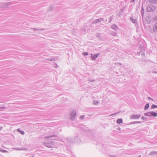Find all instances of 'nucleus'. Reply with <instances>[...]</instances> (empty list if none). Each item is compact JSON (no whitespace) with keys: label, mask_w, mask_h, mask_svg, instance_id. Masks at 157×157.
<instances>
[{"label":"nucleus","mask_w":157,"mask_h":157,"mask_svg":"<svg viewBox=\"0 0 157 157\" xmlns=\"http://www.w3.org/2000/svg\"><path fill=\"white\" fill-rule=\"evenodd\" d=\"M89 81H90V82H92L95 81V80H89Z\"/></svg>","instance_id":"nucleus-36"},{"label":"nucleus","mask_w":157,"mask_h":157,"mask_svg":"<svg viewBox=\"0 0 157 157\" xmlns=\"http://www.w3.org/2000/svg\"><path fill=\"white\" fill-rule=\"evenodd\" d=\"M111 28L112 29L116 30L117 29L118 26L115 24H113L111 25Z\"/></svg>","instance_id":"nucleus-9"},{"label":"nucleus","mask_w":157,"mask_h":157,"mask_svg":"<svg viewBox=\"0 0 157 157\" xmlns=\"http://www.w3.org/2000/svg\"><path fill=\"white\" fill-rule=\"evenodd\" d=\"M155 18L156 19H157V17H156Z\"/></svg>","instance_id":"nucleus-44"},{"label":"nucleus","mask_w":157,"mask_h":157,"mask_svg":"<svg viewBox=\"0 0 157 157\" xmlns=\"http://www.w3.org/2000/svg\"><path fill=\"white\" fill-rule=\"evenodd\" d=\"M30 157H34V156H30Z\"/></svg>","instance_id":"nucleus-45"},{"label":"nucleus","mask_w":157,"mask_h":157,"mask_svg":"<svg viewBox=\"0 0 157 157\" xmlns=\"http://www.w3.org/2000/svg\"><path fill=\"white\" fill-rule=\"evenodd\" d=\"M2 128V127H1L0 126V131L1 130Z\"/></svg>","instance_id":"nucleus-37"},{"label":"nucleus","mask_w":157,"mask_h":157,"mask_svg":"<svg viewBox=\"0 0 157 157\" xmlns=\"http://www.w3.org/2000/svg\"><path fill=\"white\" fill-rule=\"evenodd\" d=\"M11 3L12 2H10L8 3H5L4 5L2 6V8H6L8 6H10Z\"/></svg>","instance_id":"nucleus-8"},{"label":"nucleus","mask_w":157,"mask_h":157,"mask_svg":"<svg viewBox=\"0 0 157 157\" xmlns=\"http://www.w3.org/2000/svg\"><path fill=\"white\" fill-rule=\"evenodd\" d=\"M82 55L84 56H87L88 55V53L87 52H83L82 53Z\"/></svg>","instance_id":"nucleus-28"},{"label":"nucleus","mask_w":157,"mask_h":157,"mask_svg":"<svg viewBox=\"0 0 157 157\" xmlns=\"http://www.w3.org/2000/svg\"><path fill=\"white\" fill-rule=\"evenodd\" d=\"M100 54L99 53H97L94 55L93 56V54H91V57L92 59V60L94 61L96 59L98 56Z\"/></svg>","instance_id":"nucleus-6"},{"label":"nucleus","mask_w":157,"mask_h":157,"mask_svg":"<svg viewBox=\"0 0 157 157\" xmlns=\"http://www.w3.org/2000/svg\"><path fill=\"white\" fill-rule=\"evenodd\" d=\"M76 116V111L73 109L71 110L70 115L71 119L74 121L75 119Z\"/></svg>","instance_id":"nucleus-3"},{"label":"nucleus","mask_w":157,"mask_h":157,"mask_svg":"<svg viewBox=\"0 0 157 157\" xmlns=\"http://www.w3.org/2000/svg\"><path fill=\"white\" fill-rule=\"evenodd\" d=\"M147 9L148 12L153 11L155 10V7L153 5H149L147 6Z\"/></svg>","instance_id":"nucleus-4"},{"label":"nucleus","mask_w":157,"mask_h":157,"mask_svg":"<svg viewBox=\"0 0 157 157\" xmlns=\"http://www.w3.org/2000/svg\"><path fill=\"white\" fill-rule=\"evenodd\" d=\"M57 136V135H50L48 136H46L45 137V138L47 139H49L51 137H56Z\"/></svg>","instance_id":"nucleus-10"},{"label":"nucleus","mask_w":157,"mask_h":157,"mask_svg":"<svg viewBox=\"0 0 157 157\" xmlns=\"http://www.w3.org/2000/svg\"><path fill=\"white\" fill-rule=\"evenodd\" d=\"M0 151L3 153H8V151L3 149L1 148H0Z\"/></svg>","instance_id":"nucleus-15"},{"label":"nucleus","mask_w":157,"mask_h":157,"mask_svg":"<svg viewBox=\"0 0 157 157\" xmlns=\"http://www.w3.org/2000/svg\"><path fill=\"white\" fill-rule=\"evenodd\" d=\"M67 140L70 143H74L75 142L72 138L68 139Z\"/></svg>","instance_id":"nucleus-16"},{"label":"nucleus","mask_w":157,"mask_h":157,"mask_svg":"<svg viewBox=\"0 0 157 157\" xmlns=\"http://www.w3.org/2000/svg\"><path fill=\"white\" fill-rule=\"evenodd\" d=\"M122 119L121 118L118 119L117 120V124H120L122 123Z\"/></svg>","instance_id":"nucleus-14"},{"label":"nucleus","mask_w":157,"mask_h":157,"mask_svg":"<svg viewBox=\"0 0 157 157\" xmlns=\"http://www.w3.org/2000/svg\"><path fill=\"white\" fill-rule=\"evenodd\" d=\"M141 157V155H139L138 156V157Z\"/></svg>","instance_id":"nucleus-40"},{"label":"nucleus","mask_w":157,"mask_h":157,"mask_svg":"<svg viewBox=\"0 0 157 157\" xmlns=\"http://www.w3.org/2000/svg\"><path fill=\"white\" fill-rule=\"evenodd\" d=\"M113 157H115V156H113Z\"/></svg>","instance_id":"nucleus-46"},{"label":"nucleus","mask_w":157,"mask_h":157,"mask_svg":"<svg viewBox=\"0 0 157 157\" xmlns=\"http://www.w3.org/2000/svg\"><path fill=\"white\" fill-rule=\"evenodd\" d=\"M30 30H35L36 31H42L44 30V29H42V28H40V29H36L35 28H31L30 29Z\"/></svg>","instance_id":"nucleus-11"},{"label":"nucleus","mask_w":157,"mask_h":157,"mask_svg":"<svg viewBox=\"0 0 157 157\" xmlns=\"http://www.w3.org/2000/svg\"><path fill=\"white\" fill-rule=\"evenodd\" d=\"M85 116L84 115H81L80 116V119H82L84 118Z\"/></svg>","instance_id":"nucleus-30"},{"label":"nucleus","mask_w":157,"mask_h":157,"mask_svg":"<svg viewBox=\"0 0 157 157\" xmlns=\"http://www.w3.org/2000/svg\"><path fill=\"white\" fill-rule=\"evenodd\" d=\"M44 145L48 148L53 147L54 146V142L53 141L45 142L44 143Z\"/></svg>","instance_id":"nucleus-2"},{"label":"nucleus","mask_w":157,"mask_h":157,"mask_svg":"<svg viewBox=\"0 0 157 157\" xmlns=\"http://www.w3.org/2000/svg\"><path fill=\"white\" fill-rule=\"evenodd\" d=\"M99 19H100V22L102 21H103L104 20V19L103 18H99Z\"/></svg>","instance_id":"nucleus-35"},{"label":"nucleus","mask_w":157,"mask_h":157,"mask_svg":"<svg viewBox=\"0 0 157 157\" xmlns=\"http://www.w3.org/2000/svg\"><path fill=\"white\" fill-rule=\"evenodd\" d=\"M93 103L94 105H98V102L97 101L94 100L93 101Z\"/></svg>","instance_id":"nucleus-25"},{"label":"nucleus","mask_w":157,"mask_h":157,"mask_svg":"<svg viewBox=\"0 0 157 157\" xmlns=\"http://www.w3.org/2000/svg\"><path fill=\"white\" fill-rule=\"evenodd\" d=\"M149 103H147L144 106V109L146 110L149 107Z\"/></svg>","instance_id":"nucleus-17"},{"label":"nucleus","mask_w":157,"mask_h":157,"mask_svg":"<svg viewBox=\"0 0 157 157\" xmlns=\"http://www.w3.org/2000/svg\"><path fill=\"white\" fill-rule=\"evenodd\" d=\"M55 140L54 139H51V140Z\"/></svg>","instance_id":"nucleus-42"},{"label":"nucleus","mask_w":157,"mask_h":157,"mask_svg":"<svg viewBox=\"0 0 157 157\" xmlns=\"http://www.w3.org/2000/svg\"><path fill=\"white\" fill-rule=\"evenodd\" d=\"M130 21L133 23H136L137 22V21L136 19H133V17H132L130 18Z\"/></svg>","instance_id":"nucleus-12"},{"label":"nucleus","mask_w":157,"mask_h":157,"mask_svg":"<svg viewBox=\"0 0 157 157\" xmlns=\"http://www.w3.org/2000/svg\"><path fill=\"white\" fill-rule=\"evenodd\" d=\"M47 60L50 61H53L55 60V59L53 58H50L48 59H47Z\"/></svg>","instance_id":"nucleus-24"},{"label":"nucleus","mask_w":157,"mask_h":157,"mask_svg":"<svg viewBox=\"0 0 157 157\" xmlns=\"http://www.w3.org/2000/svg\"><path fill=\"white\" fill-rule=\"evenodd\" d=\"M151 108V109H155L156 108H157V105H155L154 104H153L152 105Z\"/></svg>","instance_id":"nucleus-23"},{"label":"nucleus","mask_w":157,"mask_h":157,"mask_svg":"<svg viewBox=\"0 0 157 157\" xmlns=\"http://www.w3.org/2000/svg\"><path fill=\"white\" fill-rule=\"evenodd\" d=\"M157 153V152L155 151H153L151 152L149 154L150 155H153L154 154H156Z\"/></svg>","instance_id":"nucleus-19"},{"label":"nucleus","mask_w":157,"mask_h":157,"mask_svg":"<svg viewBox=\"0 0 157 157\" xmlns=\"http://www.w3.org/2000/svg\"><path fill=\"white\" fill-rule=\"evenodd\" d=\"M100 20L99 19H97L95 20L94 22V23H98L99 22H100Z\"/></svg>","instance_id":"nucleus-21"},{"label":"nucleus","mask_w":157,"mask_h":157,"mask_svg":"<svg viewBox=\"0 0 157 157\" xmlns=\"http://www.w3.org/2000/svg\"><path fill=\"white\" fill-rule=\"evenodd\" d=\"M56 67H56V68H57V67H58V65H57V64H56Z\"/></svg>","instance_id":"nucleus-38"},{"label":"nucleus","mask_w":157,"mask_h":157,"mask_svg":"<svg viewBox=\"0 0 157 157\" xmlns=\"http://www.w3.org/2000/svg\"><path fill=\"white\" fill-rule=\"evenodd\" d=\"M141 123L140 122H133V123H132V124H135L136 123Z\"/></svg>","instance_id":"nucleus-32"},{"label":"nucleus","mask_w":157,"mask_h":157,"mask_svg":"<svg viewBox=\"0 0 157 157\" xmlns=\"http://www.w3.org/2000/svg\"><path fill=\"white\" fill-rule=\"evenodd\" d=\"M96 36L97 37H100V34L99 33L97 34Z\"/></svg>","instance_id":"nucleus-31"},{"label":"nucleus","mask_w":157,"mask_h":157,"mask_svg":"<svg viewBox=\"0 0 157 157\" xmlns=\"http://www.w3.org/2000/svg\"><path fill=\"white\" fill-rule=\"evenodd\" d=\"M135 0H131V2H133L135 1Z\"/></svg>","instance_id":"nucleus-39"},{"label":"nucleus","mask_w":157,"mask_h":157,"mask_svg":"<svg viewBox=\"0 0 157 157\" xmlns=\"http://www.w3.org/2000/svg\"><path fill=\"white\" fill-rule=\"evenodd\" d=\"M27 147H25V148H24V147H22L21 148H18V150H27Z\"/></svg>","instance_id":"nucleus-20"},{"label":"nucleus","mask_w":157,"mask_h":157,"mask_svg":"<svg viewBox=\"0 0 157 157\" xmlns=\"http://www.w3.org/2000/svg\"><path fill=\"white\" fill-rule=\"evenodd\" d=\"M141 14L142 18L143 17L144 15V10L143 7H142L141 11Z\"/></svg>","instance_id":"nucleus-13"},{"label":"nucleus","mask_w":157,"mask_h":157,"mask_svg":"<svg viewBox=\"0 0 157 157\" xmlns=\"http://www.w3.org/2000/svg\"><path fill=\"white\" fill-rule=\"evenodd\" d=\"M1 109H4V107H2L1 108Z\"/></svg>","instance_id":"nucleus-43"},{"label":"nucleus","mask_w":157,"mask_h":157,"mask_svg":"<svg viewBox=\"0 0 157 157\" xmlns=\"http://www.w3.org/2000/svg\"><path fill=\"white\" fill-rule=\"evenodd\" d=\"M106 21H107V20H106Z\"/></svg>","instance_id":"nucleus-47"},{"label":"nucleus","mask_w":157,"mask_h":157,"mask_svg":"<svg viewBox=\"0 0 157 157\" xmlns=\"http://www.w3.org/2000/svg\"><path fill=\"white\" fill-rule=\"evenodd\" d=\"M99 19H100V22L102 21H103L104 20V19L103 18H99Z\"/></svg>","instance_id":"nucleus-34"},{"label":"nucleus","mask_w":157,"mask_h":157,"mask_svg":"<svg viewBox=\"0 0 157 157\" xmlns=\"http://www.w3.org/2000/svg\"><path fill=\"white\" fill-rule=\"evenodd\" d=\"M148 99H150V100H151L152 101H153V99H152L150 97H149L148 98Z\"/></svg>","instance_id":"nucleus-33"},{"label":"nucleus","mask_w":157,"mask_h":157,"mask_svg":"<svg viewBox=\"0 0 157 157\" xmlns=\"http://www.w3.org/2000/svg\"><path fill=\"white\" fill-rule=\"evenodd\" d=\"M17 131H18L21 134L24 135L25 133V132L23 131H21L19 130V129H17Z\"/></svg>","instance_id":"nucleus-18"},{"label":"nucleus","mask_w":157,"mask_h":157,"mask_svg":"<svg viewBox=\"0 0 157 157\" xmlns=\"http://www.w3.org/2000/svg\"><path fill=\"white\" fill-rule=\"evenodd\" d=\"M147 117H145L144 116H142L141 117V119L143 120H146L147 119Z\"/></svg>","instance_id":"nucleus-29"},{"label":"nucleus","mask_w":157,"mask_h":157,"mask_svg":"<svg viewBox=\"0 0 157 157\" xmlns=\"http://www.w3.org/2000/svg\"><path fill=\"white\" fill-rule=\"evenodd\" d=\"M152 3H155L157 2V0H149Z\"/></svg>","instance_id":"nucleus-22"},{"label":"nucleus","mask_w":157,"mask_h":157,"mask_svg":"<svg viewBox=\"0 0 157 157\" xmlns=\"http://www.w3.org/2000/svg\"><path fill=\"white\" fill-rule=\"evenodd\" d=\"M112 17H110L109 18V23H110V22L112 20Z\"/></svg>","instance_id":"nucleus-27"},{"label":"nucleus","mask_w":157,"mask_h":157,"mask_svg":"<svg viewBox=\"0 0 157 157\" xmlns=\"http://www.w3.org/2000/svg\"><path fill=\"white\" fill-rule=\"evenodd\" d=\"M113 36H116L117 35V33L115 32H113L110 33Z\"/></svg>","instance_id":"nucleus-26"},{"label":"nucleus","mask_w":157,"mask_h":157,"mask_svg":"<svg viewBox=\"0 0 157 157\" xmlns=\"http://www.w3.org/2000/svg\"><path fill=\"white\" fill-rule=\"evenodd\" d=\"M153 32L155 33L157 32V22H156L153 26Z\"/></svg>","instance_id":"nucleus-7"},{"label":"nucleus","mask_w":157,"mask_h":157,"mask_svg":"<svg viewBox=\"0 0 157 157\" xmlns=\"http://www.w3.org/2000/svg\"><path fill=\"white\" fill-rule=\"evenodd\" d=\"M144 115L147 117H154L157 116V113L154 111H150L145 113Z\"/></svg>","instance_id":"nucleus-1"},{"label":"nucleus","mask_w":157,"mask_h":157,"mask_svg":"<svg viewBox=\"0 0 157 157\" xmlns=\"http://www.w3.org/2000/svg\"><path fill=\"white\" fill-rule=\"evenodd\" d=\"M118 64H120V65H122V64H121V63H118Z\"/></svg>","instance_id":"nucleus-41"},{"label":"nucleus","mask_w":157,"mask_h":157,"mask_svg":"<svg viewBox=\"0 0 157 157\" xmlns=\"http://www.w3.org/2000/svg\"><path fill=\"white\" fill-rule=\"evenodd\" d=\"M140 117V115L137 114V115H133L132 116H131L130 117V119H137L139 118Z\"/></svg>","instance_id":"nucleus-5"}]
</instances>
